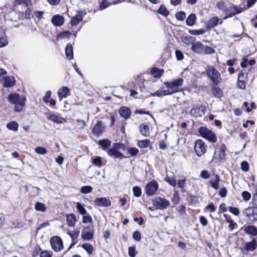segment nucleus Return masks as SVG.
<instances>
[{
	"label": "nucleus",
	"instance_id": "obj_4",
	"mask_svg": "<svg viewBox=\"0 0 257 257\" xmlns=\"http://www.w3.org/2000/svg\"><path fill=\"white\" fill-rule=\"evenodd\" d=\"M183 82L184 80L183 78H179L171 81L165 82L164 84L167 88H171L173 92L175 93L181 91L179 87L183 85Z\"/></svg>",
	"mask_w": 257,
	"mask_h": 257
},
{
	"label": "nucleus",
	"instance_id": "obj_37",
	"mask_svg": "<svg viewBox=\"0 0 257 257\" xmlns=\"http://www.w3.org/2000/svg\"><path fill=\"white\" fill-rule=\"evenodd\" d=\"M82 247L85 250L88 254L89 255L91 254L93 251V246L88 243H85L81 245Z\"/></svg>",
	"mask_w": 257,
	"mask_h": 257
},
{
	"label": "nucleus",
	"instance_id": "obj_21",
	"mask_svg": "<svg viewBox=\"0 0 257 257\" xmlns=\"http://www.w3.org/2000/svg\"><path fill=\"white\" fill-rule=\"evenodd\" d=\"M119 115L125 119L130 117L131 111L130 108L126 106H122L119 109Z\"/></svg>",
	"mask_w": 257,
	"mask_h": 257
},
{
	"label": "nucleus",
	"instance_id": "obj_52",
	"mask_svg": "<svg viewBox=\"0 0 257 257\" xmlns=\"http://www.w3.org/2000/svg\"><path fill=\"white\" fill-rule=\"evenodd\" d=\"M241 196L245 201H248L251 198L250 193L246 191H244L241 193Z\"/></svg>",
	"mask_w": 257,
	"mask_h": 257
},
{
	"label": "nucleus",
	"instance_id": "obj_62",
	"mask_svg": "<svg viewBox=\"0 0 257 257\" xmlns=\"http://www.w3.org/2000/svg\"><path fill=\"white\" fill-rule=\"evenodd\" d=\"M52 92L50 90L46 91L45 96L43 97V100L45 103L49 102V99L50 98Z\"/></svg>",
	"mask_w": 257,
	"mask_h": 257
},
{
	"label": "nucleus",
	"instance_id": "obj_56",
	"mask_svg": "<svg viewBox=\"0 0 257 257\" xmlns=\"http://www.w3.org/2000/svg\"><path fill=\"white\" fill-rule=\"evenodd\" d=\"M200 177L204 179H208L210 177V174L207 170H202L200 173Z\"/></svg>",
	"mask_w": 257,
	"mask_h": 257
},
{
	"label": "nucleus",
	"instance_id": "obj_25",
	"mask_svg": "<svg viewBox=\"0 0 257 257\" xmlns=\"http://www.w3.org/2000/svg\"><path fill=\"white\" fill-rule=\"evenodd\" d=\"M65 55L68 60H72L73 58V47L70 43H68L65 49Z\"/></svg>",
	"mask_w": 257,
	"mask_h": 257
},
{
	"label": "nucleus",
	"instance_id": "obj_23",
	"mask_svg": "<svg viewBox=\"0 0 257 257\" xmlns=\"http://www.w3.org/2000/svg\"><path fill=\"white\" fill-rule=\"evenodd\" d=\"M219 20V19L217 16L212 18L207 21L206 24V28L207 29H211L216 27L218 25Z\"/></svg>",
	"mask_w": 257,
	"mask_h": 257
},
{
	"label": "nucleus",
	"instance_id": "obj_55",
	"mask_svg": "<svg viewBox=\"0 0 257 257\" xmlns=\"http://www.w3.org/2000/svg\"><path fill=\"white\" fill-rule=\"evenodd\" d=\"M133 238L134 240L140 241L141 240V234L139 231H135L133 234Z\"/></svg>",
	"mask_w": 257,
	"mask_h": 257
},
{
	"label": "nucleus",
	"instance_id": "obj_34",
	"mask_svg": "<svg viewBox=\"0 0 257 257\" xmlns=\"http://www.w3.org/2000/svg\"><path fill=\"white\" fill-rule=\"evenodd\" d=\"M196 17L195 14H190L186 20V23L189 26H192L195 23Z\"/></svg>",
	"mask_w": 257,
	"mask_h": 257
},
{
	"label": "nucleus",
	"instance_id": "obj_41",
	"mask_svg": "<svg viewBox=\"0 0 257 257\" xmlns=\"http://www.w3.org/2000/svg\"><path fill=\"white\" fill-rule=\"evenodd\" d=\"M111 5L108 1L107 0H103L101 3L100 4L99 10L100 11H102L105 10L108 7H109Z\"/></svg>",
	"mask_w": 257,
	"mask_h": 257
},
{
	"label": "nucleus",
	"instance_id": "obj_14",
	"mask_svg": "<svg viewBox=\"0 0 257 257\" xmlns=\"http://www.w3.org/2000/svg\"><path fill=\"white\" fill-rule=\"evenodd\" d=\"M105 129V126L101 121H98L92 128L93 134L96 137L100 136Z\"/></svg>",
	"mask_w": 257,
	"mask_h": 257
},
{
	"label": "nucleus",
	"instance_id": "obj_53",
	"mask_svg": "<svg viewBox=\"0 0 257 257\" xmlns=\"http://www.w3.org/2000/svg\"><path fill=\"white\" fill-rule=\"evenodd\" d=\"M127 151H128V153L132 156H136L138 153H139V150L137 148H136V147H132V148H128L127 149Z\"/></svg>",
	"mask_w": 257,
	"mask_h": 257
},
{
	"label": "nucleus",
	"instance_id": "obj_16",
	"mask_svg": "<svg viewBox=\"0 0 257 257\" xmlns=\"http://www.w3.org/2000/svg\"><path fill=\"white\" fill-rule=\"evenodd\" d=\"M94 203L95 205L101 207H108L111 204L110 200L105 197L96 198L94 200Z\"/></svg>",
	"mask_w": 257,
	"mask_h": 257
},
{
	"label": "nucleus",
	"instance_id": "obj_1",
	"mask_svg": "<svg viewBox=\"0 0 257 257\" xmlns=\"http://www.w3.org/2000/svg\"><path fill=\"white\" fill-rule=\"evenodd\" d=\"M8 102L14 104V110L16 112H21L25 106L26 98L25 96H21L17 93H11L7 97Z\"/></svg>",
	"mask_w": 257,
	"mask_h": 257
},
{
	"label": "nucleus",
	"instance_id": "obj_50",
	"mask_svg": "<svg viewBox=\"0 0 257 257\" xmlns=\"http://www.w3.org/2000/svg\"><path fill=\"white\" fill-rule=\"evenodd\" d=\"M128 253L130 257H135L137 251H136L135 246H130L128 248Z\"/></svg>",
	"mask_w": 257,
	"mask_h": 257
},
{
	"label": "nucleus",
	"instance_id": "obj_39",
	"mask_svg": "<svg viewBox=\"0 0 257 257\" xmlns=\"http://www.w3.org/2000/svg\"><path fill=\"white\" fill-rule=\"evenodd\" d=\"M189 33L190 34L192 35H199L204 34L205 33V30L204 29L199 30H189Z\"/></svg>",
	"mask_w": 257,
	"mask_h": 257
},
{
	"label": "nucleus",
	"instance_id": "obj_51",
	"mask_svg": "<svg viewBox=\"0 0 257 257\" xmlns=\"http://www.w3.org/2000/svg\"><path fill=\"white\" fill-rule=\"evenodd\" d=\"M93 163L97 167H101L102 162L101 161V158L99 156L96 157L93 160Z\"/></svg>",
	"mask_w": 257,
	"mask_h": 257
},
{
	"label": "nucleus",
	"instance_id": "obj_5",
	"mask_svg": "<svg viewBox=\"0 0 257 257\" xmlns=\"http://www.w3.org/2000/svg\"><path fill=\"white\" fill-rule=\"evenodd\" d=\"M153 205H154L157 209L163 210L168 207L170 205V202L166 200L165 198L157 197L152 200Z\"/></svg>",
	"mask_w": 257,
	"mask_h": 257
},
{
	"label": "nucleus",
	"instance_id": "obj_49",
	"mask_svg": "<svg viewBox=\"0 0 257 257\" xmlns=\"http://www.w3.org/2000/svg\"><path fill=\"white\" fill-rule=\"evenodd\" d=\"M165 181L173 187L176 186L177 184L176 180L174 177H166Z\"/></svg>",
	"mask_w": 257,
	"mask_h": 257
},
{
	"label": "nucleus",
	"instance_id": "obj_18",
	"mask_svg": "<svg viewBox=\"0 0 257 257\" xmlns=\"http://www.w3.org/2000/svg\"><path fill=\"white\" fill-rule=\"evenodd\" d=\"M16 80L14 77L6 76L4 79L3 85L5 87H12L15 85Z\"/></svg>",
	"mask_w": 257,
	"mask_h": 257
},
{
	"label": "nucleus",
	"instance_id": "obj_8",
	"mask_svg": "<svg viewBox=\"0 0 257 257\" xmlns=\"http://www.w3.org/2000/svg\"><path fill=\"white\" fill-rule=\"evenodd\" d=\"M226 148L224 144L219 145L215 150L213 159H217L219 162L225 160Z\"/></svg>",
	"mask_w": 257,
	"mask_h": 257
},
{
	"label": "nucleus",
	"instance_id": "obj_2",
	"mask_svg": "<svg viewBox=\"0 0 257 257\" xmlns=\"http://www.w3.org/2000/svg\"><path fill=\"white\" fill-rule=\"evenodd\" d=\"M207 76L215 84H218L221 80V76L219 72L213 66H208L205 69Z\"/></svg>",
	"mask_w": 257,
	"mask_h": 257
},
{
	"label": "nucleus",
	"instance_id": "obj_24",
	"mask_svg": "<svg viewBox=\"0 0 257 257\" xmlns=\"http://www.w3.org/2000/svg\"><path fill=\"white\" fill-rule=\"evenodd\" d=\"M70 92V89L66 86H63L59 89L58 95L60 99L66 98Z\"/></svg>",
	"mask_w": 257,
	"mask_h": 257
},
{
	"label": "nucleus",
	"instance_id": "obj_48",
	"mask_svg": "<svg viewBox=\"0 0 257 257\" xmlns=\"http://www.w3.org/2000/svg\"><path fill=\"white\" fill-rule=\"evenodd\" d=\"M71 35V33L68 31H65L60 33L57 37V40L59 38H69Z\"/></svg>",
	"mask_w": 257,
	"mask_h": 257
},
{
	"label": "nucleus",
	"instance_id": "obj_20",
	"mask_svg": "<svg viewBox=\"0 0 257 257\" xmlns=\"http://www.w3.org/2000/svg\"><path fill=\"white\" fill-rule=\"evenodd\" d=\"M204 46L201 42L193 43L191 46V50L195 53H201L203 51Z\"/></svg>",
	"mask_w": 257,
	"mask_h": 257
},
{
	"label": "nucleus",
	"instance_id": "obj_60",
	"mask_svg": "<svg viewBox=\"0 0 257 257\" xmlns=\"http://www.w3.org/2000/svg\"><path fill=\"white\" fill-rule=\"evenodd\" d=\"M219 196L222 198L226 196L227 189L225 187L221 188L218 192Z\"/></svg>",
	"mask_w": 257,
	"mask_h": 257
},
{
	"label": "nucleus",
	"instance_id": "obj_28",
	"mask_svg": "<svg viewBox=\"0 0 257 257\" xmlns=\"http://www.w3.org/2000/svg\"><path fill=\"white\" fill-rule=\"evenodd\" d=\"M220 181L219 176L217 174L214 175V179H211L209 181V183L211 187L215 190H217L219 188V182Z\"/></svg>",
	"mask_w": 257,
	"mask_h": 257
},
{
	"label": "nucleus",
	"instance_id": "obj_27",
	"mask_svg": "<svg viewBox=\"0 0 257 257\" xmlns=\"http://www.w3.org/2000/svg\"><path fill=\"white\" fill-rule=\"evenodd\" d=\"M244 231L247 233L253 236L257 235V228L254 225H248L244 226Z\"/></svg>",
	"mask_w": 257,
	"mask_h": 257
},
{
	"label": "nucleus",
	"instance_id": "obj_42",
	"mask_svg": "<svg viewBox=\"0 0 257 257\" xmlns=\"http://www.w3.org/2000/svg\"><path fill=\"white\" fill-rule=\"evenodd\" d=\"M133 192L134 195L137 197H139L141 196L142 190L139 186H136L134 187L133 188Z\"/></svg>",
	"mask_w": 257,
	"mask_h": 257
},
{
	"label": "nucleus",
	"instance_id": "obj_59",
	"mask_svg": "<svg viewBox=\"0 0 257 257\" xmlns=\"http://www.w3.org/2000/svg\"><path fill=\"white\" fill-rule=\"evenodd\" d=\"M241 169L242 171L246 172L249 169V164L247 162L244 161L241 163Z\"/></svg>",
	"mask_w": 257,
	"mask_h": 257
},
{
	"label": "nucleus",
	"instance_id": "obj_43",
	"mask_svg": "<svg viewBox=\"0 0 257 257\" xmlns=\"http://www.w3.org/2000/svg\"><path fill=\"white\" fill-rule=\"evenodd\" d=\"M150 143L149 140L140 141L138 142V145L141 148H146L149 146Z\"/></svg>",
	"mask_w": 257,
	"mask_h": 257
},
{
	"label": "nucleus",
	"instance_id": "obj_19",
	"mask_svg": "<svg viewBox=\"0 0 257 257\" xmlns=\"http://www.w3.org/2000/svg\"><path fill=\"white\" fill-rule=\"evenodd\" d=\"M48 117V119L49 120H50L54 122L57 123H62L64 122H66V120L65 119L61 117V116L55 114H49L48 115H47Z\"/></svg>",
	"mask_w": 257,
	"mask_h": 257
},
{
	"label": "nucleus",
	"instance_id": "obj_13",
	"mask_svg": "<svg viewBox=\"0 0 257 257\" xmlns=\"http://www.w3.org/2000/svg\"><path fill=\"white\" fill-rule=\"evenodd\" d=\"M206 111V106L200 105L199 106L193 107L190 110V114L193 117H201Z\"/></svg>",
	"mask_w": 257,
	"mask_h": 257
},
{
	"label": "nucleus",
	"instance_id": "obj_7",
	"mask_svg": "<svg viewBox=\"0 0 257 257\" xmlns=\"http://www.w3.org/2000/svg\"><path fill=\"white\" fill-rule=\"evenodd\" d=\"M243 214L249 221L253 222L257 220V207L252 206L245 208Z\"/></svg>",
	"mask_w": 257,
	"mask_h": 257
},
{
	"label": "nucleus",
	"instance_id": "obj_57",
	"mask_svg": "<svg viewBox=\"0 0 257 257\" xmlns=\"http://www.w3.org/2000/svg\"><path fill=\"white\" fill-rule=\"evenodd\" d=\"M180 201V197L179 196L178 193L177 192L175 191L173 194L172 202L174 204H177L179 203Z\"/></svg>",
	"mask_w": 257,
	"mask_h": 257
},
{
	"label": "nucleus",
	"instance_id": "obj_6",
	"mask_svg": "<svg viewBox=\"0 0 257 257\" xmlns=\"http://www.w3.org/2000/svg\"><path fill=\"white\" fill-rule=\"evenodd\" d=\"M245 9L243 8L240 6H236L234 5H232L228 7L226 9V11L225 12V14L226 15L225 17L223 18L224 20H225L228 18H230L236 14L241 13Z\"/></svg>",
	"mask_w": 257,
	"mask_h": 257
},
{
	"label": "nucleus",
	"instance_id": "obj_9",
	"mask_svg": "<svg viewBox=\"0 0 257 257\" xmlns=\"http://www.w3.org/2000/svg\"><path fill=\"white\" fill-rule=\"evenodd\" d=\"M194 150L196 155L200 157L204 155L207 150V146L202 140H198L195 143Z\"/></svg>",
	"mask_w": 257,
	"mask_h": 257
},
{
	"label": "nucleus",
	"instance_id": "obj_30",
	"mask_svg": "<svg viewBox=\"0 0 257 257\" xmlns=\"http://www.w3.org/2000/svg\"><path fill=\"white\" fill-rule=\"evenodd\" d=\"M66 221L69 226H74L76 222L75 215L73 213L67 214L66 215Z\"/></svg>",
	"mask_w": 257,
	"mask_h": 257
},
{
	"label": "nucleus",
	"instance_id": "obj_32",
	"mask_svg": "<svg viewBox=\"0 0 257 257\" xmlns=\"http://www.w3.org/2000/svg\"><path fill=\"white\" fill-rule=\"evenodd\" d=\"M140 133L145 137L150 136L149 126L147 124L144 123L141 124L139 126Z\"/></svg>",
	"mask_w": 257,
	"mask_h": 257
},
{
	"label": "nucleus",
	"instance_id": "obj_12",
	"mask_svg": "<svg viewBox=\"0 0 257 257\" xmlns=\"http://www.w3.org/2000/svg\"><path fill=\"white\" fill-rule=\"evenodd\" d=\"M52 248L55 251H59L63 248V244L61 238L59 236H54L50 239Z\"/></svg>",
	"mask_w": 257,
	"mask_h": 257
},
{
	"label": "nucleus",
	"instance_id": "obj_47",
	"mask_svg": "<svg viewBox=\"0 0 257 257\" xmlns=\"http://www.w3.org/2000/svg\"><path fill=\"white\" fill-rule=\"evenodd\" d=\"M35 152L38 154L45 155L47 153V150L44 147H37L35 149Z\"/></svg>",
	"mask_w": 257,
	"mask_h": 257
},
{
	"label": "nucleus",
	"instance_id": "obj_54",
	"mask_svg": "<svg viewBox=\"0 0 257 257\" xmlns=\"http://www.w3.org/2000/svg\"><path fill=\"white\" fill-rule=\"evenodd\" d=\"M229 211L232 214L237 216L239 214V209L237 207L229 206L228 207Z\"/></svg>",
	"mask_w": 257,
	"mask_h": 257
},
{
	"label": "nucleus",
	"instance_id": "obj_29",
	"mask_svg": "<svg viewBox=\"0 0 257 257\" xmlns=\"http://www.w3.org/2000/svg\"><path fill=\"white\" fill-rule=\"evenodd\" d=\"M212 94L217 98H221L222 96L223 92L221 89L214 85H211Z\"/></svg>",
	"mask_w": 257,
	"mask_h": 257
},
{
	"label": "nucleus",
	"instance_id": "obj_31",
	"mask_svg": "<svg viewBox=\"0 0 257 257\" xmlns=\"http://www.w3.org/2000/svg\"><path fill=\"white\" fill-rule=\"evenodd\" d=\"M151 74L155 78H160L163 74L164 70L157 67H153L151 69Z\"/></svg>",
	"mask_w": 257,
	"mask_h": 257
},
{
	"label": "nucleus",
	"instance_id": "obj_33",
	"mask_svg": "<svg viewBox=\"0 0 257 257\" xmlns=\"http://www.w3.org/2000/svg\"><path fill=\"white\" fill-rule=\"evenodd\" d=\"M98 145L101 146L103 150H106L111 145V141L108 139H103L99 140Z\"/></svg>",
	"mask_w": 257,
	"mask_h": 257
},
{
	"label": "nucleus",
	"instance_id": "obj_46",
	"mask_svg": "<svg viewBox=\"0 0 257 257\" xmlns=\"http://www.w3.org/2000/svg\"><path fill=\"white\" fill-rule=\"evenodd\" d=\"M216 6L217 8L224 12L226 11L227 8L228 7L224 3V2L222 1H220L218 2L216 4Z\"/></svg>",
	"mask_w": 257,
	"mask_h": 257
},
{
	"label": "nucleus",
	"instance_id": "obj_38",
	"mask_svg": "<svg viewBox=\"0 0 257 257\" xmlns=\"http://www.w3.org/2000/svg\"><path fill=\"white\" fill-rule=\"evenodd\" d=\"M35 208L37 211L41 212H44L46 210V207L44 203L40 202H37L36 203Z\"/></svg>",
	"mask_w": 257,
	"mask_h": 257
},
{
	"label": "nucleus",
	"instance_id": "obj_63",
	"mask_svg": "<svg viewBox=\"0 0 257 257\" xmlns=\"http://www.w3.org/2000/svg\"><path fill=\"white\" fill-rule=\"evenodd\" d=\"M237 85L239 89H244L245 88V83L243 80H237Z\"/></svg>",
	"mask_w": 257,
	"mask_h": 257
},
{
	"label": "nucleus",
	"instance_id": "obj_15",
	"mask_svg": "<svg viewBox=\"0 0 257 257\" xmlns=\"http://www.w3.org/2000/svg\"><path fill=\"white\" fill-rule=\"evenodd\" d=\"M93 237V230L90 226L85 227L81 232V238L84 240H90Z\"/></svg>",
	"mask_w": 257,
	"mask_h": 257
},
{
	"label": "nucleus",
	"instance_id": "obj_64",
	"mask_svg": "<svg viewBox=\"0 0 257 257\" xmlns=\"http://www.w3.org/2000/svg\"><path fill=\"white\" fill-rule=\"evenodd\" d=\"M176 210L179 212L181 214L186 213V206L184 205H180L176 208Z\"/></svg>",
	"mask_w": 257,
	"mask_h": 257
},
{
	"label": "nucleus",
	"instance_id": "obj_44",
	"mask_svg": "<svg viewBox=\"0 0 257 257\" xmlns=\"http://www.w3.org/2000/svg\"><path fill=\"white\" fill-rule=\"evenodd\" d=\"M76 205V208L80 214L82 215H85L86 214L87 211L86 209L80 203L77 202Z\"/></svg>",
	"mask_w": 257,
	"mask_h": 257
},
{
	"label": "nucleus",
	"instance_id": "obj_3",
	"mask_svg": "<svg viewBox=\"0 0 257 257\" xmlns=\"http://www.w3.org/2000/svg\"><path fill=\"white\" fill-rule=\"evenodd\" d=\"M198 132L202 137L210 142L215 143L217 141L215 134L206 127L201 126L199 127Z\"/></svg>",
	"mask_w": 257,
	"mask_h": 257
},
{
	"label": "nucleus",
	"instance_id": "obj_45",
	"mask_svg": "<svg viewBox=\"0 0 257 257\" xmlns=\"http://www.w3.org/2000/svg\"><path fill=\"white\" fill-rule=\"evenodd\" d=\"M92 191V187L90 186H84L80 189V192L82 194H87Z\"/></svg>",
	"mask_w": 257,
	"mask_h": 257
},
{
	"label": "nucleus",
	"instance_id": "obj_58",
	"mask_svg": "<svg viewBox=\"0 0 257 257\" xmlns=\"http://www.w3.org/2000/svg\"><path fill=\"white\" fill-rule=\"evenodd\" d=\"M203 51L208 54H213L215 52L214 49L210 46H204Z\"/></svg>",
	"mask_w": 257,
	"mask_h": 257
},
{
	"label": "nucleus",
	"instance_id": "obj_26",
	"mask_svg": "<svg viewBox=\"0 0 257 257\" xmlns=\"http://www.w3.org/2000/svg\"><path fill=\"white\" fill-rule=\"evenodd\" d=\"M108 155L110 157H113L115 158L121 159L123 157V155L118 150H114L113 149H109L107 151Z\"/></svg>",
	"mask_w": 257,
	"mask_h": 257
},
{
	"label": "nucleus",
	"instance_id": "obj_17",
	"mask_svg": "<svg viewBox=\"0 0 257 257\" xmlns=\"http://www.w3.org/2000/svg\"><path fill=\"white\" fill-rule=\"evenodd\" d=\"M51 22L55 27H60L64 23V18L60 15H56L51 18Z\"/></svg>",
	"mask_w": 257,
	"mask_h": 257
},
{
	"label": "nucleus",
	"instance_id": "obj_11",
	"mask_svg": "<svg viewBox=\"0 0 257 257\" xmlns=\"http://www.w3.org/2000/svg\"><path fill=\"white\" fill-rule=\"evenodd\" d=\"M257 247V242L255 239L246 242L244 246L240 248L241 253L244 255H246L249 251H253Z\"/></svg>",
	"mask_w": 257,
	"mask_h": 257
},
{
	"label": "nucleus",
	"instance_id": "obj_36",
	"mask_svg": "<svg viewBox=\"0 0 257 257\" xmlns=\"http://www.w3.org/2000/svg\"><path fill=\"white\" fill-rule=\"evenodd\" d=\"M19 124L15 121H12L7 124V127L13 131L16 132L18 130Z\"/></svg>",
	"mask_w": 257,
	"mask_h": 257
},
{
	"label": "nucleus",
	"instance_id": "obj_10",
	"mask_svg": "<svg viewBox=\"0 0 257 257\" xmlns=\"http://www.w3.org/2000/svg\"><path fill=\"white\" fill-rule=\"evenodd\" d=\"M159 185L155 180L149 182L145 188V192L147 196H153L158 190Z\"/></svg>",
	"mask_w": 257,
	"mask_h": 257
},
{
	"label": "nucleus",
	"instance_id": "obj_35",
	"mask_svg": "<svg viewBox=\"0 0 257 257\" xmlns=\"http://www.w3.org/2000/svg\"><path fill=\"white\" fill-rule=\"evenodd\" d=\"M157 12L165 17L168 16L170 14V12L167 9L166 7L162 5L160 6V8L158 9Z\"/></svg>",
	"mask_w": 257,
	"mask_h": 257
},
{
	"label": "nucleus",
	"instance_id": "obj_61",
	"mask_svg": "<svg viewBox=\"0 0 257 257\" xmlns=\"http://www.w3.org/2000/svg\"><path fill=\"white\" fill-rule=\"evenodd\" d=\"M175 55L177 60H182L184 58L183 53L179 50L175 51Z\"/></svg>",
	"mask_w": 257,
	"mask_h": 257
},
{
	"label": "nucleus",
	"instance_id": "obj_40",
	"mask_svg": "<svg viewBox=\"0 0 257 257\" xmlns=\"http://www.w3.org/2000/svg\"><path fill=\"white\" fill-rule=\"evenodd\" d=\"M175 18L177 20L182 21L186 18V14L183 11L177 12L175 14Z\"/></svg>",
	"mask_w": 257,
	"mask_h": 257
},
{
	"label": "nucleus",
	"instance_id": "obj_22",
	"mask_svg": "<svg viewBox=\"0 0 257 257\" xmlns=\"http://www.w3.org/2000/svg\"><path fill=\"white\" fill-rule=\"evenodd\" d=\"M83 12L82 11L77 12V14L73 17L71 20V24L72 26H76L79 24L83 19Z\"/></svg>",
	"mask_w": 257,
	"mask_h": 257
}]
</instances>
